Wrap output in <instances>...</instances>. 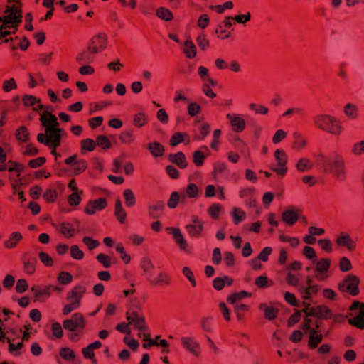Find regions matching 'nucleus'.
I'll return each instance as SVG.
<instances>
[{
    "label": "nucleus",
    "instance_id": "1",
    "mask_svg": "<svg viewBox=\"0 0 364 364\" xmlns=\"http://www.w3.org/2000/svg\"><path fill=\"white\" fill-rule=\"evenodd\" d=\"M5 15L0 17V44L13 41L11 34H15L22 21L21 4L18 1L10 0L4 11Z\"/></svg>",
    "mask_w": 364,
    "mask_h": 364
},
{
    "label": "nucleus",
    "instance_id": "2",
    "mask_svg": "<svg viewBox=\"0 0 364 364\" xmlns=\"http://www.w3.org/2000/svg\"><path fill=\"white\" fill-rule=\"evenodd\" d=\"M85 326L86 321L80 313L74 314L70 319H66L63 322V328L71 332L68 336L69 338L75 341L80 338Z\"/></svg>",
    "mask_w": 364,
    "mask_h": 364
},
{
    "label": "nucleus",
    "instance_id": "3",
    "mask_svg": "<svg viewBox=\"0 0 364 364\" xmlns=\"http://www.w3.org/2000/svg\"><path fill=\"white\" fill-rule=\"evenodd\" d=\"M315 124L321 129L333 134H339L341 132V122L332 115H317Z\"/></svg>",
    "mask_w": 364,
    "mask_h": 364
},
{
    "label": "nucleus",
    "instance_id": "4",
    "mask_svg": "<svg viewBox=\"0 0 364 364\" xmlns=\"http://www.w3.org/2000/svg\"><path fill=\"white\" fill-rule=\"evenodd\" d=\"M360 279L353 274H348L345 279L338 284L339 291L348 292L350 295L356 296L359 294Z\"/></svg>",
    "mask_w": 364,
    "mask_h": 364
},
{
    "label": "nucleus",
    "instance_id": "5",
    "mask_svg": "<svg viewBox=\"0 0 364 364\" xmlns=\"http://www.w3.org/2000/svg\"><path fill=\"white\" fill-rule=\"evenodd\" d=\"M22 102L26 107H31L33 111L42 112L41 114H52L53 109L50 106L46 107L41 103V100L31 95H24L22 97Z\"/></svg>",
    "mask_w": 364,
    "mask_h": 364
},
{
    "label": "nucleus",
    "instance_id": "6",
    "mask_svg": "<svg viewBox=\"0 0 364 364\" xmlns=\"http://www.w3.org/2000/svg\"><path fill=\"white\" fill-rule=\"evenodd\" d=\"M327 173H331L333 176L339 180H343L346 178V168L345 163L343 157L340 155H336L332 158V161L330 164Z\"/></svg>",
    "mask_w": 364,
    "mask_h": 364
},
{
    "label": "nucleus",
    "instance_id": "7",
    "mask_svg": "<svg viewBox=\"0 0 364 364\" xmlns=\"http://www.w3.org/2000/svg\"><path fill=\"white\" fill-rule=\"evenodd\" d=\"M127 320L129 323L132 324L134 328L139 331H145L148 330L146 324L145 318L140 311L129 310L126 313Z\"/></svg>",
    "mask_w": 364,
    "mask_h": 364
},
{
    "label": "nucleus",
    "instance_id": "8",
    "mask_svg": "<svg viewBox=\"0 0 364 364\" xmlns=\"http://www.w3.org/2000/svg\"><path fill=\"white\" fill-rule=\"evenodd\" d=\"M107 45V36L105 33H100L92 37L88 46L92 53H97L104 50Z\"/></svg>",
    "mask_w": 364,
    "mask_h": 364
},
{
    "label": "nucleus",
    "instance_id": "9",
    "mask_svg": "<svg viewBox=\"0 0 364 364\" xmlns=\"http://www.w3.org/2000/svg\"><path fill=\"white\" fill-rule=\"evenodd\" d=\"M65 164L70 165L73 167V173L75 175H79L84 172L87 167V164L84 159L77 160V155L74 154L65 160Z\"/></svg>",
    "mask_w": 364,
    "mask_h": 364
},
{
    "label": "nucleus",
    "instance_id": "10",
    "mask_svg": "<svg viewBox=\"0 0 364 364\" xmlns=\"http://www.w3.org/2000/svg\"><path fill=\"white\" fill-rule=\"evenodd\" d=\"M232 23L230 20V16L226 17L221 21L217 26L215 33L218 38L224 40L230 37L231 33L229 29L232 27Z\"/></svg>",
    "mask_w": 364,
    "mask_h": 364
},
{
    "label": "nucleus",
    "instance_id": "11",
    "mask_svg": "<svg viewBox=\"0 0 364 364\" xmlns=\"http://www.w3.org/2000/svg\"><path fill=\"white\" fill-rule=\"evenodd\" d=\"M107 205V200L105 198H100L95 200H90L84 209L85 213L93 215L97 210H101Z\"/></svg>",
    "mask_w": 364,
    "mask_h": 364
},
{
    "label": "nucleus",
    "instance_id": "12",
    "mask_svg": "<svg viewBox=\"0 0 364 364\" xmlns=\"http://www.w3.org/2000/svg\"><path fill=\"white\" fill-rule=\"evenodd\" d=\"M24 271L28 274H33L36 271L37 259L36 256L30 252H26L22 256Z\"/></svg>",
    "mask_w": 364,
    "mask_h": 364
},
{
    "label": "nucleus",
    "instance_id": "13",
    "mask_svg": "<svg viewBox=\"0 0 364 364\" xmlns=\"http://www.w3.org/2000/svg\"><path fill=\"white\" fill-rule=\"evenodd\" d=\"M186 229L191 237H200L203 230V222L198 216H193L192 224L187 225Z\"/></svg>",
    "mask_w": 364,
    "mask_h": 364
},
{
    "label": "nucleus",
    "instance_id": "14",
    "mask_svg": "<svg viewBox=\"0 0 364 364\" xmlns=\"http://www.w3.org/2000/svg\"><path fill=\"white\" fill-rule=\"evenodd\" d=\"M336 243L340 247H346L350 252L354 251L356 248L355 242L347 233L341 232L336 238Z\"/></svg>",
    "mask_w": 364,
    "mask_h": 364
},
{
    "label": "nucleus",
    "instance_id": "15",
    "mask_svg": "<svg viewBox=\"0 0 364 364\" xmlns=\"http://www.w3.org/2000/svg\"><path fill=\"white\" fill-rule=\"evenodd\" d=\"M85 287L76 286L68 294L66 299L69 301H73V303L80 306L81 299L85 292Z\"/></svg>",
    "mask_w": 364,
    "mask_h": 364
},
{
    "label": "nucleus",
    "instance_id": "16",
    "mask_svg": "<svg viewBox=\"0 0 364 364\" xmlns=\"http://www.w3.org/2000/svg\"><path fill=\"white\" fill-rule=\"evenodd\" d=\"M282 220L289 225H293L299 220L298 213L293 210H287L282 213Z\"/></svg>",
    "mask_w": 364,
    "mask_h": 364
},
{
    "label": "nucleus",
    "instance_id": "17",
    "mask_svg": "<svg viewBox=\"0 0 364 364\" xmlns=\"http://www.w3.org/2000/svg\"><path fill=\"white\" fill-rule=\"evenodd\" d=\"M168 159L171 162L176 164L181 168H184L187 166L186 156L182 151H178L176 154H170L168 156Z\"/></svg>",
    "mask_w": 364,
    "mask_h": 364
},
{
    "label": "nucleus",
    "instance_id": "18",
    "mask_svg": "<svg viewBox=\"0 0 364 364\" xmlns=\"http://www.w3.org/2000/svg\"><path fill=\"white\" fill-rule=\"evenodd\" d=\"M227 116L230 119V124L234 132H240L244 130V129L245 128V122L242 118L238 116Z\"/></svg>",
    "mask_w": 364,
    "mask_h": 364
},
{
    "label": "nucleus",
    "instance_id": "19",
    "mask_svg": "<svg viewBox=\"0 0 364 364\" xmlns=\"http://www.w3.org/2000/svg\"><path fill=\"white\" fill-rule=\"evenodd\" d=\"M40 120L42 125L46 127V130H48L49 127L52 129L59 125L56 115H41Z\"/></svg>",
    "mask_w": 364,
    "mask_h": 364
},
{
    "label": "nucleus",
    "instance_id": "20",
    "mask_svg": "<svg viewBox=\"0 0 364 364\" xmlns=\"http://www.w3.org/2000/svg\"><path fill=\"white\" fill-rule=\"evenodd\" d=\"M309 333V340L308 342V346L311 349H314L322 341L323 336L321 333L316 332L315 330H311Z\"/></svg>",
    "mask_w": 364,
    "mask_h": 364
},
{
    "label": "nucleus",
    "instance_id": "21",
    "mask_svg": "<svg viewBox=\"0 0 364 364\" xmlns=\"http://www.w3.org/2000/svg\"><path fill=\"white\" fill-rule=\"evenodd\" d=\"M333 316V312L326 305L316 306V318L328 320Z\"/></svg>",
    "mask_w": 364,
    "mask_h": 364
},
{
    "label": "nucleus",
    "instance_id": "22",
    "mask_svg": "<svg viewBox=\"0 0 364 364\" xmlns=\"http://www.w3.org/2000/svg\"><path fill=\"white\" fill-rule=\"evenodd\" d=\"M314 158L316 164L323 168V171L325 173H327V169H328L330 164L332 161V159H330V158L324 156L321 153L314 154Z\"/></svg>",
    "mask_w": 364,
    "mask_h": 364
},
{
    "label": "nucleus",
    "instance_id": "23",
    "mask_svg": "<svg viewBox=\"0 0 364 364\" xmlns=\"http://www.w3.org/2000/svg\"><path fill=\"white\" fill-rule=\"evenodd\" d=\"M164 203L163 201H158L154 205L149 207V215L154 218H159L163 213Z\"/></svg>",
    "mask_w": 364,
    "mask_h": 364
},
{
    "label": "nucleus",
    "instance_id": "24",
    "mask_svg": "<svg viewBox=\"0 0 364 364\" xmlns=\"http://www.w3.org/2000/svg\"><path fill=\"white\" fill-rule=\"evenodd\" d=\"M259 309L264 311V317L268 320H274L277 317L279 309L273 306H268L266 304H261Z\"/></svg>",
    "mask_w": 364,
    "mask_h": 364
},
{
    "label": "nucleus",
    "instance_id": "25",
    "mask_svg": "<svg viewBox=\"0 0 364 364\" xmlns=\"http://www.w3.org/2000/svg\"><path fill=\"white\" fill-rule=\"evenodd\" d=\"M114 215L119 223L123 224L125 222L127 213L119 198L115 201Z\"/></svg>",
    "mask_w": 364,
    "mask_h": 364
},
{
    "label": "nucleus",
    "instance_id": "26",
    "mask_svg": "<svg viewBox=\"0 0 364 364\" xmlns=\"http://www.w3.org/2000/svg\"><path fill=\"white\" fill-rule=\"evenodd\" d=\"M181 343L183 346L189 350L191 353L198 355L199 346L197 343L194 342L191 338L183 337L181 338Z\"/></svg>",
    "mask_w": 364,
    "mask_h": 364
},
{
    "label": "nucleus",
    "instance_id": "27",
    "mask_svg": "<svg viewBox=\"0 0 364 364\" xmlns=\"http://www.w3.org/2000/svg\"><path fill=\"white\" fill-rule=\"evenodd\" d=\"M22 235L18 232H14L11 234L9 238L4 241V245L7 249L15 247L18 242L22 240Z\"/></svg>",
    "mask_w": 364,
    "mask_h": 364
},
{
    "label": "nucleus",
    "instance_id": "28",
    "mask_svg": "<svg viewBox=\"0 0 364 364\" xmlns=\"http://www.w3.org/2000/svg\"><path fill=\"white\" fill-rule=\"evenodd\" d=\"M31 290L34 294L35 299L38 301H42L43 296H49L51 294V288L48 287L41 289L38 286H33Z\"/></svg>",
    "mask_w": 364,
    "mask_h": 364
},
{
    "label": "nucleus",
    "instance_id": "29",
    "mask_svg": "<svg viewBox=\"0 0 364 364\" xmlns=\"http://www.w3.org/2000/svg\"><path fill=\"white\" fill-rule=\"evenodd\" d=\"M183 53L185 55L190 59H193L196 57L197 53L196 47L191 40H186L183 46Z\"/></svg>",
    "mask_w": 364,
    "mask_h": 364
},
{
    "label": "nucleus",
    "instance_id": "30",
    "mask_svg": "<svg viewBox=\"0 0 364 364\" xmlns=\"http://www.w3.org/2000/svg\"><path fill=\"white\" fill-rule=\"evenodd\" d=\"M112 105V102L109 101L93 102L89 105V111L90 113L103 111L105 108L111 106Z\"/></svg>",
    "mask_w": 364,
    "mask_h": 364
},
{
    "label": "nucleus",
    "instance_id": "31",
    "mask_svg": "<svg viewBox=\"0 0 364 364\" xmlns=\"http://www.w3.org/2000/svg\"><path fill=\"white\" fill-rule=\"evenodd\" d=\"M170 230L172 231L173 237L175 242L180 246L181 250H186L187 243L186 240L183 238L180 230L176 228H169Z\"/></svg>",
    "mask_w": 364,
    "mask_h": 364
},
{
    "label": "nucleus",
    "instance_id": "32",
    "mask_svg": "<svg viewBox=\"0 0 364 364\" xmlns=\"http://www.w3.org/2000/svg\"><path fill=\"white\" fill-rule=\"evenodd\" d=\"M156 15L158 18L165 21H171L173 19V13L168 9L164 6L156 9Z\"/></svg>",
    "mask_w": 364,
    "mask_h": 364
},
{
    "label": "nucleus",
    "instance_id": "33",
    "mask_svg": "<svg viewBox=\"0 0 364 364\" xmlns=\"http://www.w3.org/2000/svg\"><path fill=\"white\" fill-rule=\"evenodd\" d=\"M198 74L203 82H208L213 86H215L217 82L210 77L209 70L204 66H199L198 68Z\"/></svg>",
    "mask_w": 364,
    "mask_h": 364
},
{
    "label": "nucleus",
    "instance_id": "34",
    "mask_svg": "<svg viewBox=\"0 0 364 364\" xmlns=\"http://www.w3.org/2000/svg\"><path fill=\"white\" fill-rule=\"evenodd\" d=\"M348 323L360 329L364 328V305H363V309H360L359 314L353 318H350Z\"/></svg>",
    "mask_w": 364,
    "mask_h": 364
},
{
    "label": "nucleus",
    "instance_id": "35",
    "mask_svg": "<svg viewBox=\"0 0 364 364\" xmlns=\"http://www.w3.org/2000/svg\"><path fill=\"white\" fill-rule=\"evenodd\" d=\"M170 277L165 272H160L157 279L150 281L153 285H169L171 284Z\"/></svg>",
    "mask_w": 364,
    "mask_h": 364
},
{
    "label": "nucleus",
    "instance_id": "36",
    "mask_svg": "<svg viewBox=\"0 0 364 364\" xmlns=\"http://www.w3.org/2000/svg\"><path fill=\"white\" fill-rule=\"evenodd\" d=\"M148 148L151 153L156 157L161 156L164 152V147L162 144L158 142L149 143Z\"/></svg>",
    "mask_w": 364,
    "mask_h": 364
},
{
    "label": "nucleus",
    "instance_id": "37",
    "mask_svg": "<svg viewBox=\"0 0 364 364\" xmlns=\"http://www.w3.org/2000/svg\"><path fill=\"white\" fill-rule=\"evenodd\" d=\"M331 266V259L328 258H322L316 263V269L319 273H326L328 271Z\"/></svg>",
    "mask_w": 364,
    "mask_h": 364
},
{
    "label": "nucleus",
    "instance_id": "38",
    "mask_svg": "<svg viewBox=\"0 0 364 364\" xmlns=\"http://www.w3.org/2000/svg\"><path fill=\"white\" fill-rule=\"evenodd\" d=\"M92 54V53L89 50L82 52L77 55L76 57V60L80 64L92 63L93 61V57Z\"/></svg>",
    "mask_w": 364,
    "mask_h": 364
},
{
    "label": "nucleus",
    "instance_id": "39",
    "mask_svg": "<svg viewBox=\"0 0 364 364\" xmlns=\"http://www.w3.org/2000/svg\"><path fill=\"white\" fill-rule=\"evenodd\" d=\"M251 296V293L246 291H242L238 293L232 294L228 297L227 301L232 304H235L237 300H240L245 297H250Z\"/></svg>",
    "mask_w": 364,
    "mask_h": 364
},
{
    "label": "nucleus",
    "instance_id": "40",
    "mask_svg": "<svg viewBox=\"0 0 364 364\" xmlns=\"http://www.w3.org/2000/svg\"><path fill=\"white\" fill-rule=\"evenodd\" d=\"M125 203L128 207L133 206L136 203V198L131 189H125L123 193Z\"/></svg>",
    "mask_w": 364,
    "mask_h": 364
},
{
    "label": "nucleus",
    "instance_id": "41",
    "mask_svg": "<svg viewBox=\"0 0 364 364\" xmlns=\"http://www.w3.org/2000/svg\"><path fill=\"white\" fill-rule=\"evenodd\" d=\"M59 354L63 359L68 361L73 360L75 358L74 351L69 348H61Z\"/></svg>",
    "mask_w": 364,
    "mask_h": 364
},
{
    "label": "nucleus",
    "instance_id": "42",
    "mask_svg": "<svg viewBox=\"0 0 364 364\" xmlns=\"http://www.w3.org/2000/svg\"><path fill=\"white\" fill-rule=\"evenodd\" d=\"M274 156L277 161L279 166H284L286 165L287 159L284 150L277 149L274 152Z\"/></svg>",
    "mask_w": 364,
    "mask_h": 364
},
{
    "label": "nucleus",
    "instance_id": "43",
    "mask_svg": "<svg viewBox=\"0 0 364 364\" xmlns=\"http://www.w3.org/2000/svg\"><path fill=\"white\" fill-rule=\"evenodd\" d=\"M96 147V141L91 139H86L81 141V150L83 151H93Z\"/></svg>",
    "mask_w": 364,
    "mask_h": 364
},
{
    "label": "nucleus",
    "instance_id": "44",
    "mask_svg": "<svg viewBox=\"0 0 364 364\" xmlns=\"http://www.w3.org/2000/svg\"><path fill=\"white\" fill-rule=\"evenodd\" d=\"M28 132L26 127L21 126L16 132V139L23 142L27 141L28 139Z\"/></svg>",
    "mask_w": 364,
    "mask_h": 364
},
{
    "label": "nucleus",
    "instance_id": "45",
    "mask_svg": "<svg viewBox=\"0 0 364 364\" xmlns=\"http://www.w3.org/2000/svg\"><path fill=\"white\" fill-rule=\"evenodd\" d=\"M250 110L255 112L256 114H267L269 109L262 105L257 103H251L249 105Z\"/></svg>",
    "mask_w": 364,
    "mask_h": 364
},
{
    "label": "nucleus",
    "instance_id": "46",
    "mask_svg": "<svg viewBox=\"0 0 364 364\" xmlns=\"http://www.w3.org/2000/svg\"><path fill=\"white\" fill-rule=\"evenodd\" d=\"M251 19L250 12H247L245 14H238L235 16H230V20H234L235 22L241 24H245Z\"/></svg>",
    "mask_w": 364,
    "mask_h": 364
},
{
    "label": "nucleus",
    "instance_id": "47",
    "mask_svg": "<svg viewBox=\"0 0 364 364\" xmlns=\"http://www.w3.org/2000/svg\"><path fill=\"white\" fill-rule=\"evenodd\" d=\"M73 280V276L70 272H61L58 276V281L60 284H68Z\"/></svg>",
    "mask_w": 364,
    "mask_h": 364
},
{
    "label": "nucleus",
    "instance_id": "48",
    "mask_svg": "<svg viewBox=\"0 0 364 364\" xmlns=\"http://www.w3.org/2000/svg\"><path fill=\"white\" fill-rule=\"evenodd\" d=\"M96 144L101 146L104 149H107L111 147V143L107 136L105 135H99L96 138Z\"/></svg>",
    "mask_w": 364,
    "mask_h": 364
},
{
    "label": "nucleus",
    "instance_id": "49",
    "mask_svg": "<svg viewBox=\"0 0 364 364\" xmlns=\"http://www.w3.org/2000/svg\"><path fill=\"white\" fill-rule=\"evenodd\" d=\"M180 200V195L177 191L171 193L170 198L168 200L167 205L169 208L173 209L176 208Z\"/></svg>",
    "mask_w": 364,
    "mask_h": 364
},
{
    "label": "nucleus",
    "instance_id": "50",
    "mask_svg": "<svg viewBox=\"0 0 364 364\" xmlns=\"http://www.w3.org/2000/svg\"><path fill=\"white\" fill-rule=\"evenodd\" d=\"M60 228L62 234H68V237H71L73 236L75 229L72 224H70V223L63 222L61 223Z\"/></svg>",
    "mask_w": 364,
    "mask_h": 364
},
{
    "label": "nucleus",
    "instance_id": "51",
    "mask_svg": "<svg viewBox=\"0 0 364 364\" xmlns=\"http://www.w3.org/2000/svg\"><path fill=\"white\" fill-rule=\"evenodd\" d=\"M350 261L346 257H343L339 259V269L341 272H346L352 269Z\"/></svg>",
    "mask_w": 364,
    "mask_h": 364
},
{
    "label": "nucleus",
    "instance_id": "52",
    "mask_svg": "<svg viewBox=\"0 0 364 364\" xmlns=\"http://www.w3.org/2000/svg\"><path fill=\"white\" fill-rule=\"evenodd\" d=\"M16 88L17 84L14 78H10L3 82L2 89L5 92H9Z\"/></svg>",
    "mask_w": 364,
    "mask_h": 364
},
{
    "label": "nucleus",
    "instance_id": "53",
    "mask_svg": "<svg viewBox=\"0 0 364 364\" xmlns=\"http://www.w3.org/2000/svg\"><path fill=\"white\" fill-rule=\"evenodd\" d=\"M196 42H197L198 46L202 50H205L206 49H208L209 48V46H210L209 41L206 38L205 35L203 33L200 34L197 37Z\"/></svg>",
    "mask_w": 364,
    "mask_h": 364
},
{
    "label": "nucleus",
    "instance_id": "54",
    "mask_svg": "<svg viewBox=\"0 0 364 364\" xmlns=\"http://www.w3.org/2000/svg\"><path fill=\"white\" fill-rule=\"evenodd\" d=\"M8 164H11V166L8 168V171L9 172L16 171L18 173L17 176H20V173H21L24 169V166L18 162L13 161L9 160Z\"/></svg>",
    "mask_w": 364,
    "mask_h": 364
},
{
    "label": "nucleus",
    "instance_id": "55",
    "mask_svg": "<svg viewBox=\"0 0 364 364\" xmlns=\"http://www.w3.org/2000/svg\"><path fill=\"white\" fill-rule=\"evenodd\" d=\"M313 167L309 159H300L296 164V168L300 171H304L306 169H311Z\"/></svg>",
    "mask_w": 364,
    "mask_h": 364
},
{
    "label": "nucleus",
    "instance_id": "56",
    "mask_svg": "<svg viewBox=\"0 0 364 364\" xmlns=\"http://www.w3.org/2000/svg\"><path fill=\"white\" fill-rule=\"evenodd\" d=\"M70 255L73 259L80 260L84 257V252L79 249L77 245H73L70 247Z\"/></svg>",
    "mask_w": 364,
    "mask_h": 364
},
{
    "label": "nucleus",
    "instance_id": "57",
    "mask_svg": "<svg viewBox=\"0 0 364 364\" xmlns=\"http://www.w3.org/2000/svg\"><path fill=\"white\" fill-rule=\"evenodd\" d=\"M205 158V156L201 151H196L193 154V161L197 166L203 164Z\"/></svg>",
    "mask_w": 364,
    "mask_h": 364
},
{
    "label": "nucleus",
    "instance_id": "58",
    "mask_svg": "<svg viewBox=\"0 0 364 364\" xmlns=\"http://www.w3.org/2000/svg\"><path fill=\"white\" fill-rule=\"evenodd\" d=\"M97 259L105 268H109L111 267V259L108 255L100 253L97 256Z\"/></svg>",
    "mask_w": 364,
    "mask_h": 364
},
{
    "label": "nucleus",
    "instance_id": "59",
    "mask_svg": "<svg viewBox=\"0 0 364 364\" xmlns=\"http://www.w3.org/2000/svg\"><path fill=\"white\" fill-rule=\"evenodd\" d=\"M58 193L55 189H48L43 194V198L48 203H53L57 199Z\"/></svg>",
    "mask_w": 364,
    "mask_h": 364
},
{
    "label": "nucleus",
    "instance_id": "60",
    "mask_svg": "<svg viewBox=\"0 0 364 364\" xmlns=\"http://www.w3.org/2000/svg\"><path fill=\"white\" fill-rule=\"evenodd\" d=\"M220 210H221V206L220 205H218V204H213L211 205L208 210V212L209 213V215L215 220H217L219 217V214H220Z\"/></svg>",
    "mask_w": 364,
    "mask_h": 364
},
{
    "label": "nucleus",
    "instance_id": "61",
    "mask_svg": "<svg viewBox=\"0 0 364 364\" xmlns=\"http://www.w3.org/2000/svg\"><path fill=\"white\" fill-rule=\"evenodd\" d=\"M186 195L191 198H196L198 193V188L195 183H189L186 191Z\"/></svg>",
    "mask_w": 364,
    "mask_h": 364
},
{
    "label": "nucleus",
    "instance_id": "62",
    "mask_svg": "<svg viewBox=\"0 0 364 364\" xmlns=\"http://www.w3.org/2000/svg\"><path fill=\"white\" fill-rule=\"evenodd\" d=\"M39 259L42 263L46 267H51L53 264V260L52 257L44 252H41L38 255Z\"/></svg>",
    "mask_w": 364,
    "mask_h": 364
},
{
    "label": "nucleus",
    "instance_id": "63",
    "mask_svg": "<svg viewBox=\"0 0 364 364\" xmlns=\"http://www.w3.org/2000/svg\"><path fill=\"white\" fill-rule=\"evenodd\" d=\"M51 331L53 335L55 336L57 338H61L63 336V331L62 326L58 322H55L52 324Z\"/></svg>",
    "mask_w": 364,
    "mask_h": 364
},
{
    "label": "nucleus",
    "instance_id": "64",
    "mask_svg": "<svg viewBox=\"0 0 364 364\" xmlns=\"http://www.w3.org/2000/svg\"><path fill=\"white\" fill-rule=\"evenodd\" d=\"M119 139L124 144H131L134 141V137L130 132L125 131L121 133Z\"/></svg>",
    "mask_w": 364,
    "mask_h": 364
}]
</instances>
